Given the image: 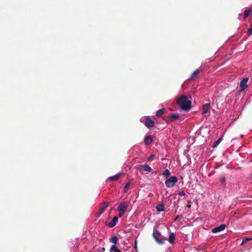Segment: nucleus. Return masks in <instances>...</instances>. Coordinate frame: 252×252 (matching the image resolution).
Segmentation results:
<instances>
[{
  "label": "nucleus",
  "instance_id": "obj_31",
  "mask_svg": "<svg viewBox=\"0 0 252 252\" xmlns=\"http://www.w3.org/2000/svg\"><path fill=\"white\" fill-rule=\"evenodd\" d=\"M179 195L180 196H184L185 195V192L184 191H182L179 192Z\"/></svg>",
  "mask_w": 252,
  "mask_h": 252
},
{
  "label": "nucleus",
  "instance_id": "obj_26",
  "mask_svg": "<svg viewBox=\"0 0 252 252\" xmlns=\"http://www.w3.org/2000/svg\"><path fill=\"white\" fill-rule=\"evenodd\" d=\"M251 239L249 237H246L244 239H243L242 242L241 243V245H244V244L247 243L248 241H250Z\"/></svg>",
  "mask_w": 252,
  "mask_h": 252
},
{
  "label": "nucleus",
  "instance_id": "obj_20",
  "mask_svg": "<svg viewBox=\"0 0 252 252\" xmlns=\"http://www.w3.org/2000/svg\"><path fill=\"white\" fill-rule=\"evenodd\" d=\"M170 172L167 169H165L162 173V175L166 178H167L170 176Z\"/></svg>",
  "mask_w": 252,
  "mask_h": 252
},
{
  "label": "nucleus",
  "instance_id": "obj_30",
  "mask_svg": "<svg viewBox=\"0 0 252 252\" xmlns=\"http://www.w3.org/2000/svg\"><path fill=\"white\" fill-rule=\"evenodd\" d=\"M154 158H155L154 155H151V156L149 157V158H148V160H153V159H154Z\"/></svg>",
  "mask_w": 252,
  "mask_h": 252
},
{
  "label": "nucleus",
  "instance_id": "obj_4",
  "mask_svg": "<svg viewBox=\"0 0 252 252\" xmlns=\"http://www.w3.org/2000/svg\"><path fill=\"white\" fill-rule=\"evenodd\" d=\"M160 234L158 231H156L155 233H153V237H154L155 241L160 245L163 244L165 239H163L159 237Z\"/></svg>",
  "mask_w": 252,
  "mask_h": 252
},
{
  "label": "nucleus",
  "instance_id": "obj_22",
  "mask_svg": "<svg viewBox=\"0 0 252 252\" xmlns=\"http://www.w3.org/2000/svg\"><path fill=\"white\" fill-rule=\"evenodd\" d=\"M121 252L117 246L113 245L110 249V252Z\"/></svg>",
  "mask_w": 252,
  "mask_h": 252
},
{
  "label": "nucleus",
  "instance_id": "obj_13",
  "mask_svg": "<svg viewBox=\"0 0 252 252\" xmlns=\"http://www.w3.org/2000/svg\"><path fill=\"white\" fill-rule=\"evenodd\" d=\"M117 221H118V218L117 217H114L113 218V220L108 223V226H109L110 227H114L116 225Z\"/></svg>",
  "mask_w": 252,
  "mask_h": 252
},
{
  "label": "nucleus",
  "instance_id": "obj_11",
  "mask_svg": "<svg viewBox=\"0 0 252 252\" xmlns=\"http://www.w3.org/2000/svg\"><path fill=\"white\" fill-rule=\"evenodd\" d=\"M153 137L150 135L146 136L144 140L145 144L147 145H150L153 142Z\"/></svg>",
  "mask_w": 252,
  "mask_h": 252
},
{
  "label": "nucleus",
  "instance_id": "obj_34",
  "mask_svg": "<svg viewBox=\"0 0 252 252\" xmlns=\"http://www.w3.org/2000/svg\"><path fill=\"white\" fill-rule=\"evenodd\" d=\"M251 240H252V237H250Z\"/></svg>",
  "mask_w": 252,
  "mask_h": 252
},
{
  "label": "nucleus",
  "instance_id": "obj_15",
  "mask_svg": "<svg viewBox=\"0 0 252 252\" xmlns=\"http://www.w3.org/2000/svg\"><path fill=\"white\" fill-rule=\"evenodd\" d=\"M175 235H174V233L171 232L170 233V235H169V238L168 240V242L171 244H173L175 241Z\"/></svg>",
  "mask_w": 252,
  "mask_h": 252
},
{
  "label": "nucleus",
  "instance_id": "obj_16",
  "mask_svg": "<svg viewBox=\"0 0 252 252\" xmlns=\"http://www.w3.org/2000/svg\"><path fill=\"white\" fill-rule=\"evenodd\" d=\"M251 13H252V8H250L249 9L245 10L244 18L245 19L247 18Z\"/></svg>",
  "mask_w": 252,
  "mask_h": 252
},
{
  "label": "nucleus",
  "instance_id": "obj_24",
  "mask_svg": "<svg viewBox=\"0 0 252 252\" xmlns=\"http://www.w3.org/2000/svg\"><path fill=\"white\" fill-rule=\"evenodd\" d=\"M118 240V238L117 236L111 237L110 239V241L114 244H116L117 243Z\"/></svg>",
  "mask_w": 252,
  "mask_h": 252
},
{
  "label": "nucleus",
  "instance_id": "obj_6",
  "mask_svg": "<svg viewBox=\"0 0 252 252\" xmlns=\"http://www.w3.org/2000/svg\"><path fill=\"white\" fill-rule=\"evenodd\" d=\"M155 123L153 120H152L149 116L146 117L145 126L148 128H151L154 126Z\"/></svg>",
  "mask_w": 252,
  "mask_h": 252
},
{
  "label": "nucleus",
  "instance_id": "obj_27",
  "mask_svg": "<svg viewBox=\"0 0 252 252\" xmlns=\"http://www.w3.org/2000/svg\"><path fill=\"white\" fill-rule=\"evenodd\" d=\"M247 33L248 35H251L252 34V26H251V28L248 29Z\"/></svg>",
  "mask_w": 252,
  "mask_h": 252
},
{
  "label": "nucleus",
  "instance_id": "obj_2",
  "mask_svg": "<svg viewBox=\"0 0 252 252\" xmlns=\"http://www.w3.org/2000/svg\"><path fill=\"white\" fill-rule=\"evenodd\" d=\"M178 181V179L175 176H171L165 182V185L166 187L171 188L173 187Z\"/></svg>",
  "mask_w": 252,
  "mask_h": 252
},
{
  "label": "nucleus",
  "instance_id": "obj_10",
  "mask_svg": "<svg viewBox=\"0 0 252 252\" xmlns=\"http://www.w3.org/2000/svg\"><path fill=\"white\" fill-rule=\"evenodd\" d=\"M248 78H246L243 79L240 82V87L242 91L244 90L247 87V82Z\"/></svg>",
  "mask_w": 252,
  "mask_h": 252
},
{
  "label": "nucleus",
  "instance_id": "obj_8",
  "mask_svg": "<svg viewBox=\"0 0 252 252\" xmlns=\"http://www.w3.org/2000/svg\"><path fill=\"white\" fill-rule=\"evenodd\" d=\"M210 103H206L203 105L202 107V114L205 115V114L210 112Z\"/></svg>",
  "mask_w": 252,
  "mask_h": 252
},
{
  "label": "nucleus",
  "instance_id": "obj_21",
  "mask_svg": "<svg viewBox=\"0 0 252 252\" xmlns=\"http://www.w3.org/2000/svg\"><path fill=\"white\" fill-rule=\"evenodd\" d=\"M222 138L220 137V138H219L216 141L214 142V143L213 144V145H212V147L213 148L217 147L218 146V145L220 143L221 141L222 140Z\"/></svg>",
  "mask_w": 252,
  "mask_h": 252
},
{
  "label": "nucleus",
  "instance_id": "obj_35",
  "mask_svg": "<svg viewBox=\"0 0 252 252\" xmlns=\"http://www.w3.org/2000/svg\"><path fill=\"white\" fill-rule=\"evenodd\" d=\"M103 251H105V249L104 248H103Z\"/></svg>",
  "mask_w": 252,
  "mask_h": 252
},
{
  "label": "nucleus",
  "instance_id": "obj_32",
  "mask_svg": "<svg viewBox=\"0 0 252 252\" xmlns=\"http://www.w3.org/2000/svg\"><path fill=\"white\" fill-rule=\"evenodd\" d=\"M134 248L135 250H137V241L136 240L135 241Z\"/></svg>",
  "mask_w": 252,
  "mask_h": 252
},
{
  "label": "nucleus",
  "instance_id": "obj_25",
  "mask_svg": "<svg viewBox=\"0 0 252 252\" xmlns=\"http://www.w3.org/2000/svg\"><path fill=\"white\" fill-rule=\"evenodd\" d=\"M130 182H128L127 183H126V185L125 186L124 188V192H126L129 189V187L130 186Z\"/></svg>",
  "mask_w": 252,
  "mask_h": 252
},
{
  "label": "nucleus",
  "instance_id": "obj_28",
  "mask_svg": "<svg viewBox=\"0 0 252 252\" xmlns=\"http://www.w3.org/2000/svg\"><path fill=\"white\" fill-rule=\"evenodd\" d=\"M125 214V212L119 211L118 216L120 218L122 217Z\"/></svg>",
  "mask_w": 252,
  "mask_h": 252
},
{
  "label": "nucleus",
  "instance_id": "obj_14",
  "mask_svg": "<svg viewBox=\"0 0 252 252\" xmlns=\"http://www.w3.org/2000/svg\"><path fill=\"white\" fill-rule=\"evenodd\" d=\"M121 173H118L114 176L110 177L107 180L111 181H117L118 180L121 176Z\"/></svg>",
  "mask_w": 252,
  "mask_h": 252
},
{
  "label": "nucleus",
  "instance_id": "obj_36",
  "mask_svg": "<svg viewBox=\"0 0 252 252\" xmlns=\"http://www.w3.org/2000/svg\"><path fill=\"white\" fill-rule=\"evenodd\" d=\"M251 26H252V24H251Z\"/></svg>",
  "mask_w": 252,
  "mask_h": 252
},
{
  "label": "nucleus",
  "instance_id": "obj_1",
  "mask_svg": "<svg viewBox=\"0 0 252 252\" xmlns=\"http://www.w3.org/2000/svg\"><path fill=\"white\" fill-rule=\"evenodd\" d=\"M177 103L182 110L188 111L191 108V101L187 96L182 95L177 100Z\"/></svg>",
  "mask_w": 252,
  "mask_h": 252
},
{
  "label": "nucleus",
  "instance_id": "obj_5",
  "mask_svg": "<svg viewBox=\"0 0 252 252\" xmlns=\"http://www.w3.org/2000/svg\"><path fill=\"white\" fill-rule=\"evenodd\" d=\"M128 205L129 203L126 202H122L119 204L117 209L118 211L124 212L125 213L127 210Z\"/></svg>",
  "mask_w": 252,
  "mask_h": 252
},
{
  "label": "nucleus",
  "instance_id": "obj_33",
  "mask_svg": "<svg viewBox=\"0 0 252 252\" xmlns=\"http://www.w3.org/2000/svg\"><path fill=\"white\" fill-rule=\"evenodd\" d=\"M187 207L188 208H190V207H191V205H190V204H188V205H187Z\"/></svg>",
  "mask_w": 252,
  "mask_h": 252
},
{
  "label": "nucleus",
  "instance_id": "obj_19",
  "mask_svg": "<svg viewBox=\"0 0 252 252\" xmlns=\"http://www.w3.org/2000/svg\"><path fill=\"white\" fill-rule=\"evenodd\" d=\"M157 210L158 212H161L164 211V206L163 204H158L156 206Z\"/></svg>",
  "mask_w": 252,
  "mask_h": 252
},
{
  "label": "nucleus",
  "instance_id": "obj_9",
  "mask_svg": "<svg viewBox=\"0 0 252 252\" xmlns=\"http://www.w3.org/2000/svg\"><path fill=\"white\" fill-rule=\"evenodd\" d=\"M226 226L225 224H222L220 226L218 227H216L212 229V232L213 233H217L218 232H220L222 230H223L225 228Z\"/></svg>",
  "mask_w": 252,
  "mask_h": 252
},
{
  "label": "nucleus",
  "instance_id": "obj_12",
  "mask_svg": "<svg viewBox=\"0 0 252 252\" xmlns=\"http://www.w3.org/2000/svg\"><path fill=\"white\" fill-rule=\"evenodd\" d=\"M169 119H171L172 121L177 120L179 119L180 116L177 113H172L168 116Z\"/></svg>",
  "mask_w": 252,
  "mask_h": 252
},
{
  "label": "nucleus",
  "instance_id": "obj_23",
  "mask_svg": "<svg viewBox=\"0 0 252 252\" xmlns=\"http://www.w3.org/2000/svg\"><path fill=\"white\" fill-rule=\"evenodd\" d=\"M220 182L221 183V186L223 187L225 186V177L224 176H222L220 178Z\"/></svg>",
  "mask_w": 252,
  "mask_h": 252
},
{
  "label": "nucleus",
  "instance_id": "obj_7",
  "mask_svg": "<svg viewBox=\"0 0 252 252\" xmlns=\"http://www.w3.org/2000/svg\"><path fill=\"white\" fill-rule=\"evenodd\" d=\"M140 171L151 172L152 171V169L147 164H144L140 165Z\"/></svg>",
  "mask_w": 252,
  "mask_h": 252
},
{
  "label": "nucleus",
  "instance_id": "obj_29",
  "mask_svg": "<svg viewBox=\"0 0 252 252\" xmlns=\"http://www.w3.org/2000/svg\"><path fill=\"white\" fill-rule=\"evenodd\" d=\"M182 218V215H178L176 217L175 219H174V220L176 221L178 219H180Z\"/></svg>",
  "mask_w": 252,
  "mask_h": 252
},
{
  "label": "nucleus",
  "instance_id": "obj_17",
  "mask_svg": "<svg viewBox=\"0 0 252 252\" xmlns=\"http://www.w3.org/2000/svg\"><path fill=\"white\" fill-rule=\"evenodd\" d=\"M165 112V109L164 108L159 109L157 111L156 113V117H159L161 116L162 115L164 114Z\"/></svg>",
  "mask_w": 252,
  "mask_h": 252
},
{
  "label": "nucleus",
  "instance_id": "obj_18",
  "mask_svg": "<svg viewBox=\"0 0 252 252\" xmlns=\"http://www.w3.org/2000/svg\"><path fill=\"white\" fill-rule=\"evenodd\" d=\"M200 72V70L199 69H196L195 70L190 76V79L192 80L196 76H197L199 73Z\"/></svg>",
  "mask_w": 252,
  "mask_h": 252
},
{
  "label": "nucleus",
  "instance_id": "obj_3",
  "mask_svg": "<svg viewBox=\"0 0 252 252\" xmlns=\"http://www.w3.org/2000/svg\"><path fill=\"white\" fill-rule=\"evenodd\" d=\"M109 202H104L99 207V210L96 212L95 216L97 217L100 216L105 211L108 206Z\"/></svg>",
  "mask_w": 252,
  "mask_h": 252
}]
</instances>
